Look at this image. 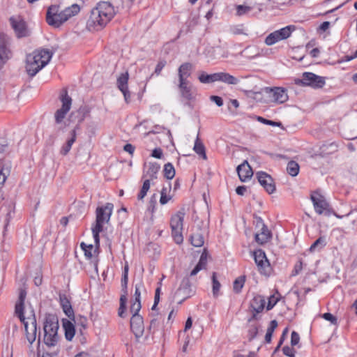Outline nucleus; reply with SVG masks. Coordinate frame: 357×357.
Listing matches in <instances>:
<instances>
[{"label": "nucleus", "instance_id": "6e6552de", "mask_svg": "<svg viewBox=\"0 0 357 357\" xmlns=\"http://www.w3.org/2000/svg\"><path fill=\"white\" fill-rule=\"evenodd\" d=\"M46 21L49 25L59 27L66 20L62 11L59 12V6L54 5L50 6L47 10Z\"/></svg>", "mask_w": 357, "mask_h": 357}, {"label": "nucleus", "instance_id": "c03bdc74", "mask_svg": "<svg viewBox=\"0 0 357 357\" xmlns=\"http://www.w3.org/2000/svg\"><path fill=\"white\" fill-rule=\"evenodd\" d=\"M178 342L180 345H182V351L186 352L188 346L191 342V338L190 336H179Z\"/></svg>", "mask_w": 357, "mask_h": 357}, {"label": "nucleus", "instance_id": "412c9836", "mask_svg": "<svg viewBox=\"0 0 357 357\" xmlns=\"http://www.w3.org/2000/svg\"><path fill=\"white\" fill-rule=\"evenodd\" d=\"M20 322L24 324L26 335H36V320L34 314L31 313V317H23V321L20 319Z\"/></svg>", "mask_w": 357, "mask_h": 357}, {"label": "nucleus", "instance_id": "79ce46f5", "mask_svg": "<svg viewBox=\"0 0 357 357\" xmlns=\"http://www.w3.org/2000/svg\"><path fill=\"white\" fill-rule=\"evenodd\" d=\"M150 179H145L143 183L142 187L139 194L137 195L138 200H142L144 198L150 188Z\"/></svg>", "mask_w": 357, "mask_h": 357}, {"label": "nucleus", "instance_id": "0e129e2a", "mask_svg": "<svg viewBox=\"0 0 357 357\" xmlns=\"http://www.w3.org/2000/svg\"><path fill=\"white\" fill-rule=\"evenodd\" d=\"M165 64H166V62L165 61H161L158 62V63L157 64V66L155 67L154 73L156 74L157 75H158L160 73L162 68L165 67Z\"/></svg>", "mask_w": 357, "mask_h": 357}, {"label": "nucleus", "instance_id": "4be33fe9", "mask_svg": "<svg viewBox=\"0 0 357 357\" xmlns=\"http://www.w3.org/2000/svg\"><path fill=\"white\" fill-rule=\"evenodd\" d=\"M130 328L134 335H139L143 333V319L139 314H132L130 319Z\"/></svg>", "mask_w": 357, "mask_h": 357}, {"label": "nucleus", "instance_id": "4c0bfd02", "mask_svg": "<svg viewBox=\"0 0 357 357\" xmlns=\"http://www.w3.org/2000/svg\"><path fill=\"white\" fill-rule=\"evenodd\" d=\"M190 240L192 245L195 247H202L204 243L203 235L200 233L191 235Z\"/></svg>", "mask_w": 357, "mask_h": 357}, {"label": "nucleus", "instance_id": "39448f33", "mask_svg": "<svg viewBox=\"0 0 357 357\" xmlns=\"http://www.w3.org/2000/svg\"><path fill=\"white\" fill-rule=\"evenodd\" d=\"M296 29L294 25H289L279 30H276L269 33L265 38L264 43L268 46H271L275 43L289 38L292 32Z\"/></svg>", "mask_w": 357, "mask_h": 357}, {"label": "nucleus", "instance_id": "c756f323", "mask_svg": "<svg viewBox=\"0 0 357 357\" xmlns=\"http://www.w3.org/2000/svg\"><path fill=\"white\" fill-rule=\"evenodd\" d=\"M207 264V252L206 249L202 253L198 264L190 273V276L196 275L201 270L204 269Z\"/></svg>", "mask_w": 357, "mask_h": 357}, {"label": "nucleus", "instance_id": "c85d7f7f", "mask_svg": "<svg viewBox=\"0 0 357 357\" xmlns=\"http://www.w3.org/2000/svg\"><path fill=\"white\" fill-rule=\"evenodd\" d=\"M59 300H60L61 306L64 313L69 318H70L72 316L74 315V312L72 308L70 301L68 299V298L65 295H60Z\"/></svg>", "mask_w": 357, "mask_h": 357}, {"label": "nucleus", "instance_id": "20e7f679", "mask_svg": "<svg viewBox=\"0 0 357 357\" xmlns=\"http://www.w3.org/2000/svg\"><path fill=\"white\" fill-rule=\"evenodd\" d=\"M255 98L262 102L283 103L288 100L287 91L282 87H265L261 91L255 93Z\"/></svg>", "mask_w": 357, "mask_h": 357}, {"label": "nucleus", "instance_id": "4d7b16f0", "mask_svg": "<svg viewBox=\"0 0 357 357\" xmlns=\"http://www.w3.org/2000/svg\"><path fill=\"white\" fill-rule=\"evenodd\" d=\"M257 120L264 124L270 125V126H280L281 125V123H280V122L268 120L261 116H258Z\"/></svg>", "mask_w": 357, "mask_h": 357}, {"label": "nucleus", "instance_id": "a18cd8bd", "mask_svg": "<svg viewBox=\"0 0 357 357\" xmlns=\"http://www.w3.org/2000/svg\"><path fill=\"white\" fill-rule=\"evenodd\" d=\"M212 282H213V294L214 296H218L220 289V283L216 278V273L214 272L212 275Z\"/></svg>", "mask_w": 357, "mask_h": 357}, {"label": "nucleus", "instance_id": "ddd939ff", "mask_svg": "<svg viewBox=\"0 0 357 357\" xmlns=\"http://www.w3.org/2000/svg\"><path fill=\"white\" fill-rule=\"evenodd\" d=\"M311 199L316 213L319 215H330L331 213L328 203L325 198L319 193L311 195Z\"/></svg>", "mask_w": 357, "mask_h": 357}, {"label": "nucleus", "instance_id": "3c124183", "mask_svg": "<svg viewBox=\"0 0 357 357\" xmlns=\"http://www.w3.org/2000/svg\"><path fill=\"white\" fill-rule=\"evenodd\" d=\"M126 298H124L123 296L121 297L120 299V306L118 311V314L120 317L124 318L126 316Z\"/></svg>", "mask_w": 357, "mask_h": 357}, {"label": "nucleus", "instance_id": "774afa93", "mask_svg": "<svg viewBox=\"0 0 357 357\" xmlns=\"http://www.w3.org/2000/svg\"><path fill=\"white\" fill-rule=\"evenodd\" d=\"M160 291H161V289L160 287L155 289V296H154L155 305H158V304L160 301Z\"/></svg>", "mask_w": 357, "mask_h": 357}, {"label": "nucleus", "instance_id": "de8ad7c7", "mask_svg": "<svg viewBox=\"0 0 357 357\" xmlns=\"http://www.w3.org/2000/svg\"><path fill=\"white\" fill-rule=\"evenodd\" d=\"M59 336H43L44 343L48 347H54L58 342Z\"/></svg>", "mask_w": 357, "mask_h": 357}, {"label": "nucleus", "instance_id": "864d4df0", "mask_svg": "<svg viewBox=\"0 0 357 357\" xmlns=\"http://www.w3.org/2000/svg\"><path fill=\"white\" fill-rule=\"evenodd\" d=\"M252 8L248 6L238 5L236 7V13L238 15H243L251 10Z\"/></svg>", "mask_w": 357, "mask_h": 357}, {"label": "nucleus", "instance_id": "4468645a", "mask_svg": "<svg viewBox=\"0 0 357 357\" xmlns=\"http://www.w3.org/2000/svg\"><path fill=\"white\" fill-rule=\"evenodd\" d=\"M190 282L188 279H183L174 294V300L178 304H181L190 296Z\"/></svg>", "mask_w": 357, "mask_h": 357}, {"label": "nucleus", "instance_id": "423d86ee", "mask_svg": "<svg viewBox=\"0 0 357 357\" xmlns=\"http://www.w3.org/2000/svg\"><path fill=\"white\" fill-rule=\"evenodd\" d=\"M295 83L299 86H309L314 89L322 88L325 85V79L313 73L305 72L301 79H296Z\"/></svg>", "mask_w": 357, "mask_h": 357}, {"label": "nucleus", "instance_id": "5701e85b", "mask_svg": "<svg viewBox=\"0 0 357 357\" xmlns=\"http://www.w3.org/2000/svg\"><path fill=\"white\" fill-rule=\"evenodd\" d=\"M216 82H221L227 84L236 85L239 82V79L234 76L225 72L215 73Z\"/></svg>", "mask_w": 357, "mask_h": 357}, {"label": "nucleus", "instance_id": "f03ea898", "mask_svg": "<svg viewBox=\"0 0 357 357\" xmlns=\"http://www.w3.org/2000/svg\"><path fill=\"white\" fill-rule=\"evenodd\" d=\"M52 52L49 50L40 49L33 52L26 56V70L31 77L35 76L51 60Z\"/></svg>", "mask_w": 357, "mask_h": 357}, {"label": "nucleus", "instance_id": "72a5a7b5", "mask_svg": "<svg viewBox=\"0 0 357 357\" xmlns=\"http://www.w3.org/2000/svg\"><path fill=\"white\" fill-rule=\"evenodd\" d=\"M215 77V73L206 74L204 72H202L198 77V79L202 84H212L216 82Z\"/></svg>", "mask_w": 357, "mask_h": 357}, {"label": "nucleus", "instance_id": "a211bd4d", "mask_svg": "<svg viewBox=\"0 0 357 357\" xmlns=\"http://www.w3.org/2000/svg\"><path fill=\"white\" fill-rule=\"evenodd\" d=\"M266 300L264 296L257 295L250 302V308L252 314V319L257 318V314L261 312L265 307Z\"/></svg>", "mask_w": 357, "mask_h": 357}, {"label": "nucleus", "instance_id": "0eeeda50", "mask_svg": "<svg viewBox=\"0 0 357 357\" xmlns=\"http://www.w3.org/2000/svg\"><path fill=\"white\" fill-rule=\"evenodd\" d=\"M256 233L255 234V241L261 245L268 242L271 238V232L264 223L260 217H256L255 220Z\"/></svg>", "mask_w": 357, "mask_h": 357}, {"label": "nucleus", "instance_id": "6e6d98bb", "mask_svg": "<svg viewBox=\"0 0 357 357\" xmlns=\"http://www.w3.org/2000/svg\"><path fill=\"white\" fill-rule=\"evenodd\" d=\"M142 288H143L142 282H139L135 284V294H134L135 301H140V298H141L140 290Z\"/></svg>", "mask_w": 357, "mask_h": 357}, {"label": "nucleus", "instance_id": "680f3d73", "mask_svg": "<svg viewBox=\"0 0 357 357\" xmlns=\"http://www.w3.org/2000/svg\"><path fill=\"white\" fill-rule=\"evenodd\" d=\"M302 269H303V263L301 261H299L298 263H296L295 264L291 275L294 276L298 275L301 271Z\"/></svg>", "mask_w": 357, "mask_h": 357}, {"label": "nucleus", "instance_id": "f704fd0d", "mask_svg": "<svg viewBox=\"0 0 357 357\" xmlns=\"http://www.w3.org/2000/svg\"><path fill=\"white\" fill-rule=\"evenodd\" d=\"M193 150L197 154L199 155L204 160H206L207 157L206 154L205 147L202 142L199 141L198 137H197V139L195 142Z\"/></svg>", "mask_w": 357, "mask_h": 357}, {"label": "nucleus", "instance_id": "5fc2aeb1", "mask_svg": "<svg viewBox=\"0 0 357 357\" xmlns=\"http://www.w3.org/2000/svg\"><path fill=\"white\" fill-rule=\"evenodd\" d=\"M279 301V297L272 295L268 298V302L266 306L268 310L272 309Z\"/></svg>", "mask_w": 357, "mask_h": 357}, {"label": "nucleus", "instance_id": "f257e3e1", "mask_svg": "<svg viewBox=\"0 0 357 357\" xmlns=\"http://www.w3.org/2000/svg\"><path fill=\"white\" fill-rule=\"evenodd\" d=\"M113 6L108 1H100L93 8L86 22L90 31L102 29L114 16Z\"/></svg>", "mask_w": 357, "mask_h": 357}, {"label": "nucleus", "instance_id": "69168bd1", "mask_svg": "<svg viewBox=\"0 0 357 357\" xmlns=\"http://www.w3.org/2000/svg\"><path fill=\"white\" fill-rule=\"evenodd\" d=\"M162 151L161 149H160V148L155 149L151 153V156L153 158H155L160 159L162 158Z\"/></svg>", "mask_w": 357, "mask_h": 357}, {"label": "nucleus", "instance_id": "dca6fc26", "mask_svg": "<svg viewBox=\"0 0 357 357\" xmlns=\"http://www.w3.org/2000/svg\"><path fill=\"white\" fill-rule=\"evenodd\" d=\"M178 88L182 98L187 100H192L195 98V89L188 81H178Z\"/></svg>", "mask_w": 357, "mask_h": 357}, {"label": "nucleus", "instance_id": "052dcab7", "mask_svg": "<svg viewBox=\"0 0 357 357\" xmlns=\"http://www.w3.org/2000/svg\"><path fill=\"white\" fill-rule=\"evenodd\" d=\"M322 317L324 319L329 321L331 324H336V323H337L336 317L331 313H328V312L324 313L322 315Z\"/></svg>", "mask_w": 357, "mask_h": 357}, {"label": "nucleus", "instance_id": "338daca9", "mask_svg": "<svg viewBox=\"0 0 357 357\" xmlns=\"http://www.w3.org/2000/svg\"><path fill=\"white\" fill-rule=\"evenodd\" d=\"M135 146L133 145H132L131 144H126L124 146H123V150L126 152H128V153H130V155H132L134 151H135Z\"/></svg>", "mask_w": 357, "mask_h": 357}, {"label": "nucleus", "instance_id": "f8f14e48", "mask_svg": "<svg viewBox=\"0 0 357 357\" xmlns=\"http://www.w3.org/2000/svg\"><path fill=\"white\" fill-rule=\"evenodd\" d=\"M10 25L17 38L27 37L30 32L25 21L21 16H13L9 20Z\"/></svg>", "mask_w": 357, "mask_h": 357}, {"label": "nucleus", "instance_id": "ea45409f", "mask_svg": "<svg viewBox=\"0 0 357 357\" xmlns=\"http://www.w3.org/2000/svg\"><path fill=\"white\" fill-rule=\"evenodd\" d=\"M164 176L167 179H172L175 176V169L172 163L168 162L164 166Z\"/></svg>", "mask_w": 357, "mask_h": 357}, {"label": "nucleus", "instance_id": "7ed1b4c3", "mask_svg": "<svg viewBox=\"0 0 357 357\" xmlns=\"http://www.w3.org/2000/svg\"><path fill=\"white\" fill-rule=\"evenodd\" d=\"M113 204L107 203L105 206H98L96 208V223L92 227L91 230L94 238L95 244L97 247L100 244L99 234L102 231L103 225L109 222L113 211Z\"/></svg>", "mask_w": 357, "mask_h": 357}, {"label": "nucleus", "instance_id": "bb28decb", "mask_svg": "<svg viewBox=\"0 0 357 357\" xmlns=\"http://www.w3.org/2000/svg\"><path fill=\"white\" fill-rule=\"evenodd\" d=\"M26 296V291L21 289L19 294L18 301L15 305V312L22 321H23L24 317V303Z\"/></svg>", "mask_w": 357, "mask_h": 357}, {"label": "nucleus", "instance_id": "603ef678", "mask_svg": "<svg viewBox=\"0 0 357 357\" xmlns=\"http://www.w3.org/2000/svg\"><path fill=\"white\" fill-rule=\"evenodd\" d=\"M141 307V301H134L130 306V312L132 314H139Z\"/></svg>", "mask_w": 357, "mask_h": 357}, {"label": "nucleus", "instance_id": "2eb2a0df", "mask_svg": "<svg viewBox=\"0 0 357 357\" xmlns=\"http://www.w3.org/2000/svg\"><path fill=\"white\" fill-rule=\"evenodd\" d=\"M59 328L57 317L52 314H46L43 324L44 335H57Z\"/></svg>", "mask_w": 357, "mask_h": 357}, {"label": "nucleus", "instance_id": "37998d69", "mask_svg": "<svg viewBox=\"0 0 357 357\" xmlns=\"http://www.w3.org/2000/svg\"><path fill=\"white\" fill-rule=\"evenodd\" d=\"M337 144L335 142H332L328 144H324L321 146L323 153H333L337 151Z\"/></svg>", "mask_w": 357, "mask_h": 357}, {"label": "nucleus", "instance_id": "09e8293b", "mask_svg": "<svg viewBox=\"0 0 357 357\" xmlns=\"http://www.w3.org/2000/svg\"><path fill=\"white\" fill-rule=\"evenodd\" d=\"M326 245V241L324 237H319L318 239H317L312 245L310 248V250L311 252H313L316 250L317 247H320V248H324Z\"/></svg>", "mask_w": 357, "mask_h": 357}, {"label": "nucleus", "instance_id": "a19ab883", "mask_svg": "<svg viewBox=\"0 0 357 357\" xmlns=\"http://www.w3.org/2000/svg\"><path fill=\"white\" fill-rule=\"evenodd\" d=\"M245 276H240L234 280L233 284V289L236 293L238 294L241 291V289L245 284Z\"/></svg>", "mask_w": 357, "mask_h": 357}, {"label": "nucleus", "instance_id": "aec40b11", "mask_svg": "<svg viewBox=\"0 0 357 357\" xmlns=\"http://www.w3.org/2000/svg\"><path fill=\"white\" fill-rule=\"evenodd\" d=\"M236 171L240 180L243 182L250 178L253 174L252 168L246 160L237 167Z\"/></svg>", "mask_w": 357, "mask_h": 357}, {"label": "nucleus", "instance_id": "8fccbe9b", "mask_svg": "<svg viewBox=\"0 0 357 357\" xmlns=\"http://www.w3.org/2000/svg\"><path fill=\"white\" fill-rule=\"evenodd\" d=\"M182 229H172V236L174 238V241L177 244H180L183 242V238L182 236Z\"/></svg>", "mask_w": 357, "mask_h": 357}, {"label": "nucleus", "instance_id": "f3484780", "mask_svg": "<svg viewBox=\"0 0 357 357\" xmlns=\"http://www.w3.org/2000/svg\"><path fill=\"white\" fill-rule=\"evenodd\" d=\"M129 74L126 71L121 73L117 78L116 85L118 89L122 92L126 102H130V93L128 90Z\"/></svg>", "mask_w": 357, "mask_h": 357}, {"label": "nucleus", "instance_id": "9b49d317", "mask_svg": "<svg viewBox=\"0 0 357 357\" xmlns=\"http://www.w3.org/2000/svg\"><path fill=\"white\" fill-rule=\"evenodd\" d=\"M253 257L260 273L268 275L271 268L265 252L261 249L257 250L253 252Z\"/></svg>", "mask_w": 357, "mask_h": 357}, {"label": "nucleus", "instance_id": "cd10ccee", "mask_svg": "<svg viewBox=\"0 0 357 357\" xmlns=\"http://www.w3.org/2000/svg\"><path fill=\"white\" fill-rule=\"evenodd\" d=\"M77 139L76 130L73 129L70 132V136L67 139L66 142L61 146L60 153L63 155H66L71 149L73 144L75 143Z\"/></svg>", "mask_w": 357, "mask_h": 357}, {"label": "nucleus", "instance_id": "e2e57ef3", "mask_svg": "<svg viewBox=\"0 0 357 357\" xmlns=\"http://www.w3.org/2000/svg\"><path fill=\"white\" fill-rule=\"evenodd\" d=\"M211 101L214 102L218 107H221L223 105V100L221 97L218 96H211L210 97Z\"/></svg>", "mask_w": 357, "mask_h": 357}, {"label": "nucleus", "instance_id": "b1692460", "mask_svg": "<svg viewBox=\"0 0 357 357\" xmlns=\"http://www.w3.org/2000/svg\"><path fill=\"white\" fill-rule=\"evenodd\" d=\"M193 69L192 63L186 62L181 64L178 69V81L188 80Z\"/></svg>", "mask_w": 357, "mask_h": 357}, {"label": "nucleus", "instance_id": "1a4fd4ad", "mask_svg": "<svg viewBox=\"0 0 357 357\" xmlns=\"http://www.w3.org/2000/svg\"><path fill=\"white\" fill-rule=\"evenodd\" d=\"M60 100L62 102L61 108L56 110L54 114L55 121L56 123H60L65 118L66 114L68 112L71 107L72 99L68 95L66 90H63L60 96Z\"/></svg>", "mask_w": 357, "mask_h": 357}, {"label": "nucleus", "instance_id": "e433bc0d", "mask_svg": "<svg viewBox=\"0 0 357 357\" xmlns=\"http://www.w3.org/2000/svg\"><path fill=\"white\" fill-rule=\"evenodd\" d=\"M287 171L291 176H296L299 172V165L295 161H290L288 162L287 166Z\"/></svg>", "mask_w": 357, "mask_h": 357}, {"label": "nucleus", "instance_id": "473e14b6", "mask_svg": "<svg viewBox=\"0 0 357 357\" xmlns=\"http://www.w3.org/2000/svg\"><path fill=\"white\" fill-rule=\"evenodd\" d=\"M79 10L80 8L79 5H77V3H74L72 6L62 10V13H63L64 17L67 21L70 17L77 15L79 12Z\"/></svg>", "mask_w": 357, "mask_h": 357}, {"label": "nucleus", "instance_id": "6ab92c4d", "mask_svg": "<svg viewBox=\"0 0 357 357\" xmlns=\"http://www.w3.org/2000/svg\"><path fill=\"white\" fill-rule=\"evenodd\" d=\"M257 177L260 185L268 193L271 194L275 190V186L270 175L264 172H259L257 174Z\"/></svg>", "mask_w": 357, "mask_h": 357}, {"label": "nucleus", "instance_id": "a878e982", "mask_svg": "<svg viewBox=\"0 0 357 357\" xmlns=\"http://www.w3.org/2000/svg\"><path fill=\"white\" fill-rule=\"evenodd\" d=\"M185 217L183 210L178 211L171 218L170 226L172 229H183V222Z\"/></svg>", "mask_w": 357, "mask_h": 357}, {"label": "nucleus", "instance_id": "7c9ffc66", "mask_svg": "<svg viewBox=\"0 0 357 357\" xmlns=\"http://www.w3.org/2000/svg\"><path fill=\"white\" fill-rule=\"evenodd\" d=\"M11 170V164L10 162H7L3 164L2 167L0 169V186L3 185L7 178V177L10 175Z\"/></svg>", "mask_w": 357, "mask_h": 357}, {"label": "nucleus", "instance_id": "393cba45", "mask_svg": "<svg viewBox=\"0 0 357 357\" xmlns=\"http://www.w3.org/2000/svg\"><path fill=\"white\" fill-rule=\"evenodd\" d=\"M160 169V166L157 162H149L147 165V169L145 170L143 178L150 179V181L157 178V175Z\"/></svg>", "mask_w": 357, "mask_h": 357}, {"label": "nucleus", "instance_id": "58836bf2", "mask_svg": "<svg viewBox=\"0 0 357 357\" xmlns=\"http://www.w3.org/2000/svg\"><path fill=\"white\" fill-rule=\"evenodd\" d=\"M63 328L65 331V335H75V330L74 324L68 319H63Z\"/></svg>", "mask_w": 357, "mask_h": 357}, {"label": "nucleus", "instance_id": "2f4dec72", "mask_svg": "<svg viewBox=\"0 0 357 357\" xmlns=\"http://www.w3.org/2000/svg\"><path fill=\"white\" fill-rule=\"evenodd\" d=\"M79 10L80 8L79 5H77V3H74L72 6L62 10V13H63L64 17L67 21L70 17L77 15L79 12Z\"/></svg>", "mask_w": 357, "mask_h": 357}, {"label": "nucleus", "instance_id": "49530a36", "mask_svg": "<svg viewBox=\"0 0 357 357\" xmlns=\"http://www.w3.org/2000/svg\"><path fill=\"white\" fill-rule=\"evenodd\" d=\"M168 189L163 187L160 192V203L162 205L166 204L171 199L172 196L167 195Z\"/></svg>", "mask_w": 357, "mask_h": 357}, {"label": "nucleus", "instance_id": "13d9d810", "mask_svg": "<svg viewBox=\"0 0 357 357\" xmlns=\"http://www.w3.org/2000/svg\"><path fill=\"white\" fill-rule=\"evenodd\" d=\"M282 352L287 356H289V357H294L295 356V351L292 348V347L284 346L282 348Z\"/></svg>", "mask_w": 357, "mask_h": 357}, {"label": "nucleus", "instance_id": "9d476101", "mask_svg": "<svg viewBox=\"0 0 357 357\" xmlns=\"http://www.w3.org/2000/svg\"><path fill=\"white\" fill-rule=\"evenodd\" d=\"M10 44V38L4 33H0V69L12 56Z\"/></svg>", "mask_w": 357, "mask_h": 357}, {"label": "nucleus", "instance_id": "c9c22d12", "mask_svg": "<svg viewBox=\"0 0 357 357\" xmlns=\"http://www.w3.org/2000/svg\"><path fill=\"white\" fill-rule=\"evenodd\" d=\"M80 246L84 252L86 258L88 259H92L93 253L96 252V250L94 249L93 245H86L84 243H82Z\"/></svg>", "mask_w": 357, "mask_h": 357}, {"label": "nucleus", "instance_id": "bf43d9fd", "mask_svg": "<svg viewBox=\"0 0 357 357\" xmlns=\"http://www.w3.org/2000/svg\"><path fill=\"white\" fill-rule=\"evenodd\" d=\"M277 326H278V322L275 320H272L269 323V326L267 328L266 335H273V333L275 329L277 328Z\"/></svg>", "mask_w": 357, "mask_h": 357}]
</instances>
